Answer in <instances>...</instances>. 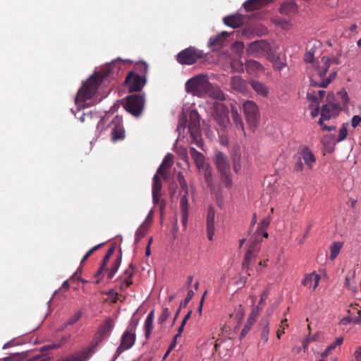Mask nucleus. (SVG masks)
I'll return each mask as SVG.
<instances>
[{"label":"nucleus","mask_w":361,"mask_h":361,"mask_svg":"<svg viewBox=\"0 0 361 361\" xmlns=\"http://www.w3.org/2000/svg\"><path fill=\"white\" fill-rule=\"evenodd\" d=\"M252 88L259 95L267 97L269 92V87L263 82L252 80L250 81Z\"/></svg>","instance_id":"b1692460"},{"label":"nucleus","mask_w":361,"mask_h":361,"mask_svg":"<svg viewBox=\"0 0 361 361\" xmlns=\"http://www.w3.org/2000/svg\"><path fill=\"white\" fill-rule=\"evenodd\" d=\"M272 22L276 25H279V26L281 27L283 29H286V28H287L290 25V21L289 20H286L285 18L279 17V16H276V17L272 19Z\"/></svg>","instance_id":"49530a36"},{"label":"nucleus","mask_w":361,"mask_h":361,"mask_svg":"<svg viewBox=\"0 0 361 361\" xmlns=\"http://www.w3.org/2000/svg\"><path fill=\"white\" fill-rule=\"evenodd\" d=\"M20 357V353H15L12 354L11 356L4 357L3 360L0 359V361H18Z\"/></svg>","instance_id":"338daca9"},{"label":"nucleus","mask_w":361,"mask_h":361,"mask_svg":"<svg viewBox=\"0 0 361 361\" xmlns=\"http://www.w3.org/2000/svg\"><path fill=\"white\" fill-rule=\"evenodd\" d=\"M264 55L266 56L267 59L271 63L275 61L276 59H279V56H280L276 53V49L272 48L270 45L269 46V50L265 51Z\"/></svg>","instance_id":"37998d69"},{"label":"nucleus","mask_w":361,"mask_h":361,"mask_svg":"<svg viewBox=\"0 0 361 361\" xmlns=\"http://www.w3.org/2000/svg\"><path fill=\"white\" fill-rule=\"evenodd\" d=\"M299 157L304 161L308 169H312L316 162V158L313 152L307 147H305L300 152Z\"/></svg>","instance_id":"a211bd4d"},{"label":"nucleus","mask_w":361,"mask_h":361,"mask_svg":"<svg viewBox=\"0 0 361 361\" xmlns=\"http://www.w3.org/2000/svg\"><path fill=\"white\" fill-rule=\"evenodd\" d=\"M116 249V244H113L107 250L104 259H102V262L104 264H106L109 262L110 258L114 255Z\"/></svg>","instance_id":"864d4df0"},{"label":"nucleus","mask_w":361,"mask_h":361,"mask_svg":"<svg viewBox=\"0 0 361 361\" xmlns=\"http://www.w3.org/2000/svg\"><path fill=\"white\" fill-rule=\"evenodd\" d=\"M199 173L203 176L204 180L207 183V187L210 189L211 192H215L216 189L213 180V170L210 164H207L204 169H202L201 171H199Z\"/></svg>","instance_id":"2eb2a0df"},{"label":"nucleus","mask_w":361,"mask_h":361,"mask_svg":"<svg viewBox=\"0 0 361 361\" xmlns=\"http://www.w3.org/2000/svg\"><path fill=\"white\" fill-rule=\"evenodd\" d=\"M295 161L293 166V171L294 172H301L303 170L304 164L302 163V159L300 158V157H296Z\"/></svg>","instance_id":"5fc2aeb1"},{"label":"nucleus","mask_w":361,"mask_h":361,"mask_svg":"<svg viewBox=\"0 0 361 361\" xmlns=\"http://www.w3.org/2000/svg\"><path fill=\"white\" fill-rule=\"evenodd\" d=\"M307 99L312 102L310 106H317L319 104V99H318L316 92L314 90H310L307 92Z\"/></svg>","instance_id":"de8ad7c7"},{"label":"nucleus","mask_w":361,"mask_h":361,"mask_svg":"<svg viewBox=\"0 0 361 361\" xmlns=\"http://www.w3.org/2000/svg\"><path fill=\"white\" fill-rule=\"evenodd\" d=\"M121 266V259L120 257L118 259H115V260L113 262L111 268L108 269L107 273V279L111 280L113 279L116 273L117 272L118 269H119Z\"/></svg>","instance_id":"e433bc0d"},{"label":"nucleus","mask_w":361,"mask_h":361,"mask_svg":"<svg viewBox=\"0 0 361 361\" xmlns=\"http://www.w3.org/2000/svg\"><path fill=\"white\" fill-rule=\"evenodd\" d=\"M240 160V157L238 155H235V157H233V170L235 173H238L241 169Z\"/></svg>","instance_id":"e2e57ef3"},{"label":"nucleus","mask_w":361,"mask_h":361,"mask_svg":"<svg viewBox=\"0 0 361 361\" xmlns=\"http://www.w3.org/2000/svg\"><path fill=\"white\" fill-rule=\"evenodd\" d=\"M180 212H188V200L187 196L188 194L185 193H180Z\"/></svg>","instance_id":"8fccbe9b"},{"label":"nucleus","mask_w":361,"mask_h":361,"mask_svg":"<svg viewBox=\"0 0 361 361\" xmlns=\"http://www.w3.org/2000/svg\"><path fill=\"white\" fill-rule=\"evenodd\" d=\"M92 353L91 348H85L69 355V361H87Z\"/></svg>","instance_id":"4be33fe9"},{"label":"nucleus","mask_w":361,"mask_h":361,"mask_svg":"<svg viewBox=\"0 0 361 361\" xmlns=\"http://www.w3.org/2000/svg\"><path fill=\"white\" fill-rule=\"evenodd\" d=\"M260 326H262V331L260 334L261 341L264 344L267 343L269 340V321L265 319H262L260 322Z\"/></svg>","instance_id":"2f4dec72"},{"label":"nucleus","mask_w":361,"mask_h":361,"mask_svg":"<svg viewBox=\"0 0 361 361\" xmlns=\"http://www.w3.org/2000/svg\"><path fill=\"white\" fill-rule=\"evenodd\" d=\"M228 32L223 31L217 35L210 37L208 42V47L213 51L220 49L223 45L224 39L228 37Z\"/></svg>","instance_id":"dca6fc26"},{"label":"nucleus","mask_w":361,"mask_h":361,"mask_svg":"<svg viewBox=\"0 0 361 361\" xmlns=\"http://www.w3.org/2000/svg\"><path fill=\"white\" fill-rule=\"evenodd\" d=\"M348 135V129L346 127V124H343L342 127L339 130L338 136L336 140L337 142H340L344 140Z\"/></svg>","instance_id":"603ef678"},{"label":"nucleus","mask_w":361,"mask_h":361,"mask_svg":"<svg viewBox=\"0 0 361 361\" xmlns=\"http://www.w3.org/2000/svg\"><path fill=\"white\" fill-rule=\"evenodd\" d=\"M109 127L111 129V139L114 142L124 139L125 130L121 116H116L109 124Z\"/></svg>","instance_id":"1a4fd4ad"},{"label":"nucleus","mask_w":361,"mask_h":361,"mask_svg":"<svg viewBox=\"0 0 361 361\" xmlns=\"http://www.w3.org/2000/svg\"><path fill=\"white\" fill-rule=\"evenodd\" d=\"M104 243H99L98 245H96L94 246H93L91 249H90L87 252L86 254L84 255V257H82L81 262H80V264H83L90 256L91 255L95 252L96 250H97L98 249H99L101 247H102L104 245Z\"/></svg>","instance_id":"3c124183"},{"label":"nucleus","mask_w":361,"mask_h":361,"mask_svg":"<svg viewBox=\"0 0 361 361\" xmlns=\"http://www.w3.org/2000/svg\"><path fill=\"white\" fill-rule=\"evenodd\" d=\"M145 97L140 94H131L124 99L123 107L133 116L138 117L145 106Z\"/></svg>","instance_id":"39448f33"},{"label":"nucleus","mask_w":361,"mask_h":361,"mask_svg":"<svg viewBox=\"0 0 361 361\" xmlns=\"http://www.w3.org/2000/svg\"><path fill=\"white\" fill-rule=\"evenodd\" d=\"M271 218L266 216L260 221L257 230L256 231L257 235H262L264 238H268V233L266 231L269 226Z\"/></svg>","instance_id":"7c9ffc66"},{"label":"nucleus","mask_w":361,"mask_h":361,"mask_svg":"<svg viewBox=\"0 0 361 361\" xmlns=\"http://www.w3.org/2000/svg\"><path fill=\"white\" fill-rule=\"evenodd\" d=\"M228 113V109L225 104L217 103L214 106L212 116L220 126L226 128L229 123Z\"/></svg>","instance_id":"6e6552de"},{"label":"nucleus","mask_w":361,"mask_h":361,"mask_svg":"<svg viewBox=\"0 0 361 361\" xmlns=\"http://www.w3.org/2000/svg\"><path fill=\"white\" fill-rule=\"evenodd\" d=\"M243 111L247 123L253 127L257 126L259 121V110L257 104L250 100H247L243 104Z\"/></svg>","instance_id":"0eeeda50"},{"label":"nucleus","mask_w":361,"mask_h":361,"mask_svg":"<svg viewBox=\"0 0 361 361\" xmlns=\"http://www.w3.org/2000/svg\"><path fill=\"white\" fill-rule=\"evenodd\" d=\"M226 25L233 28H238L243 24V16L239 13H235L227 16L223 19Z\"/></svg>","instance_id":"aec40b11"},{"label":"nucleus","mask_w":361,"mask_h":361,"mask_svg":"<svg viewBox=\"0 0 361 361\" xmlns=\"http://www.w3.org/2000/svg\"><path fill=\"white\" fill-rule=\"evenodd\" d=\"M123 65V62L118 59L101 71L92 74L78 90L75 104L94 105L100 102L111 91L108 88L100 93V88L106 87L111 80L116 79Z\"/></svg>","instance_id":"f257e3e1"},{"label":"nucleus","mask_w":361,"mask_h":361,"mask_svg":"<svg viewBox=\"0 0 361 361\" xmlns=\"http://www.w3.org/2000/svg\"><path fill=\"white\" fill-rule=\"evenodd\" d=\"M148 230V226L145 225V222H143L135 232V243L137 244L141 238H142Z\"/></svg>","instance_id":"58836bf2"},{"label":"nucleus","mask_w":361,"mask_h":361,"mask_svg":"<svg viewBox=\"0 0 361 361\" xmlns=\"http://www.w3.org/2000/svg\"><path fill=\"white\" fill-rule=\"evenodd\" d=\"M135 269V266L131 263L129 264L128 269L123 272V278L124 279V281H126V286H130L133 283L131 278L134 275Z\"/></svg>","instance_id":"f704fd0d"},{"label":"nucleus","mask_w":361,"mask_h":361,"mask_svg":"<svg viewBox=\"0 0 361 361\" xmlns=\"http://www.w3.org/2000/svg\"><path fill=\"white\" fill-rule=\"evenodd\" d=\"M190 120L188 123V130H200V123L199 114L197 111H192L190 112L189 116Z\"/></svg>","instance_id":"c756f323"},{"label":"nucleus","mask_w":361,"mask_h":361,"mask_svg":"<svg viewBox=\"0 0 361 361\" xmlns=\"http://www.w3.org/2000/svg\"><path fill=\"white\" fill-rule=\"evenodd\" d=\"M154 319V310H152L147 316V318L145 322L144 329H145V336L146 339H149L150 338V335L152 332L154 326L153 322Z\"/></svg>","instance_id":"a878e982"},{"label":"nucleus","mask_w":361,"mask_h":361,"mask_svg":"<svg viewBox=\"0 0 361 361\" xmlns=\"http://www.w3.org/2000/svg\"><path fill=\"white\" fill-rule=\"evenodd\" d=\"M255 259V254L254 252H252V248L250 250H247L244 261L243 262V269H249V267L252 264V261Z\"/></svg>","instance_id":"79ce46f5"},{"label":"nucleus","mask_w":361,"mask_h":361,"mask_svg":"<svg viewBox=\"0 0 361 361\" xmlns=\"http://www.w3.org/2000/svg\"><path fill=\"white\" fill-rule=\"evenodd\" d=\"M105 271L108 273V269L106 268V264H104V263L101 262L99 269L94 274V277L97 279V280L95 281V283L97 284H98L101 281V280L103 279L104 273Z\"/></svg>","instance_id":"c03bdc74"},{"label":"nucleus","mask_w":361,"mask_h":361,"mask_svg":"<svg viewBox=\"0 0 361 361\" xmlns=\"http://www.w3.org/2000/svg\"><path fill=\"white\" fill-rule=\"evenodd\" d=\"M170 315V312L169 308L164 307L162 310L161 314L159 315L158 318V323L159 324H163L167 319L169 318Z\"/></svg>","instance_id":"6e6d98bb"},{"label":"nucleus","mask_w":361,"mask_h":361,"mask_svg":"<svg viewBox=\"0 0 361 361\" xmlns=\"http://www.w3.org/2000/svg\"><path fill=\"white\" fill-rule=\"evenodd\" d=\"M336 73L333 72V73H330V75H329L328 78L324 79L322 80V85L323 86V88L326 87L330 84V82L336 78Z\"/></svg>","instance_id":"69168bd1"},{"label":"nucleus","mask_w":361,"mask_h":361,"mask_svg":"<svg viewBox=\"0 0 361 361\" xmlns=\"http://www.w3.org/2000/svg\"><path fill=\"white\" fill-rule=\"evenodd\" d=\"M186 126H187V116L185 114H183L179 117L177 130L180 131L181 129L185 130Z\"/></svg>","instance_id":"4d7b16f0"},{"label":"nucleus","mask_w":361,"mask_h":361,"mask_svg":"<svg viewBox=\"0 0 361 361\" xmlns=\"http://www.w3.org/2000/svg\"><path fill=\"white\" fill-rule=\"evenodd\" d=\"M194 291L192 290H189L188 291L186 298L184 299L183 302H181L180 307H186L190 300L194 296Z\"/></svg>","instance_id":"052dcab7"},{"label":"nucleus","mask_w":361,"mask_h":361,"mask_svg":"<svg viewBox=\"0 0 361 361\" xmlns=\"http://www.w3.org/2000/svg\"><path fill=\"white\" fill-rule=\"evenodd\" d=\"M49 360H50L49 357H46L42 355H38L37 356H35V357L29 359L27 361H49Z\"/></svg>","instance_id":"774afa93"},{"label":"nucleus","mask_w":361,"mask_h":361,"mask_svg":"<svg viewBox=\"0 0 361 361\" xmlns=\"http://www.w3.org/2000/svg\"><path fill=\"white\" fill-rule=\"evenodd\" d=\"M245 68L249 74H257L259 73H262L264 71V68L262 64L253 59H249L245 61Z\"/></svg>","instance_id":"412c9836"},{"label":"nucleus","mask_w":361,"mask_h":361,"mask_svg":"<svg viewBox=\"0 0 361 361\" xmlns=\"http://www.w3.org/2000/svg\"><path fill=\"white\" fill-rule=\"evenodd\" d=\"M192 139V142L195 143L198 147L203 149L204 142L202 137L201 131L191 130L189 131Z\"/></svg>","instance_id":"72a5a7b5"},{"label":"nucleus","mask_w":361,"mask_h":361,"mask_svg":"<svg viewBox=\"0 0 361 361\" xmlns=\"http://www.w3.org/2000/svg\"><path fill=\"white\" fill-rule=\"evenodd\" d=\"M207 97L216 99L220 101L226 99V95L221 88L216 85L209 82V87L207 90Z\"/></svg>","instance_id":"5701e85b"},{"label":"nucleus","mask_w":361,"mask_h":361,"mask_svg":"<svg viewBox=\"0 0 361 361\" xmlns=\"http://www.w3.org/2000/svg\"><path fill=\"white\" fill-rule=\"evenodd\" d=\"M279 11L282 15L292 16L298 13V5L293 0H287L281 4Z\"/></svg>","instance_id":"ddd939ff"},{"label":"nucleus","mask_w":361,"mask_h":361,"mask_svg":"<svg viewBox=\"0 0 361 361\" xmlns=\"http://www.w3.org/2000/svg\"><path fill=\"white\" fill-rule=\"evenodd\" d=\"M269 44L265 40H257L250 44L248 52L255 56L264 54L265 51L269 50Z\"/></svg>","instance_id":"f8f14e48"},{"label":"nucleus","mask_w":361,"mask_h":361,"mask_svg":"<svg viewBox=\"0 0 361 361\" xmlns=\"http://www.w3.org/2000/svg\"><path fill=\"white\" fill-rule=\"evenodd\" d=\"M271 1L272 0H247L243 3V6L246 11L252 12L261 9Z\"/></svg>","instance_id":"f3484780"},{"label":"nucleus","mask_w":361,"mask_h":361,"mask_svg":"<svg viewBox=\"0 0 361 361\" xmlns=\"http://www.w3.org/2000/svg\"><path fill=\"white\" fill-rule=\"evenodd\" d=\"M76 110L72 109L71 111L74 114L75 117L80 120L82 123L85 122L86 117L90 118L91 119L98 120V112L93 111L92 110H86L85 107L89 106L90 105H82L81 103L76 104Z\"/></svg>","instance_id":"9d476101"},{"label":"nucleus","mask_w":361,"mask_h":361,"mask_svg":"<svg viewBox=\"0 0 361 361\" xmlns=\"http://www.w3.org/2000/svg\"><path fill=\"white\" fill-rule=\"evenodd\" d=\"M135 70L137 71V74L140 75H145L146 77L148 71V66L145 62H140L135 64Z\"/></svg>","instance_id":"a18cd8bd"},{"label":"nucleus","mask_w":361,"mask_h":361,"mask_svg":"<svg viewBox=\"0 0 361 361\" xmlns=\"http://www.w3.org/2000/svg\"><path fill=\"white\" fill-rule=\"evenodd\" d=\"M190 153L198 171H201L202 169H204L207 163L205 162V157L204 154L198 152L193 147H190Z\"/></svg>","instance_id":"6ab92c4d"},{"label":"nucleus","mask_w":361,"mask_h":361,"mask_svg":"<svg viewBox=\"0 0 361 361\" xmlns=\"http://www.w3.org/2000/svg\"><path fill=\"white\" fill-rule=\"evenodd\" d=\"M114 326V322L111 318H107L100 327L101 334L103 336H109Z\"/></svg>","instance_id":"473e14b6"},{"label":"nucleus","mask_w":361,"mask_h":361,"mask_svg":"<svg viewBox=\"0 0 361 361\" xmlns=\"http://www.w3.org/2000/svg\"><path fill=\"white\" fill-rule=\"evenodd\" d=\"M221 174V180L222 183L225 185L226 188H231L233 185V180L231 178V172L228 171H222L220 173Z\"/></svg>","instance_id":"4c0bfd02"},{"label":"nucleus","mask_w":361,"mask_h":361,"mask_svg":"<svg viewBox=\"0 0 361 361\" xmlns=\"http://www.w3.org/2000/svg\"><path fill=\"white\" fill-rule=\"evenodd\" d=\"M342 247V243L341 242H334L330 246V258L334 260L338 255L340 250Z\"/></svg>","instance_id":"ea45409f"},{"label":"nucleus","mask_w":361,"mask_h":361,"mask_svg":"<svg viewBox=\"0 0 361 361\" xmlns=\"http://www.w3.org/2000/svg\"><path fill=\"white\" fill-rule=\"evenodd\" d=\"M214 161L219 173L231 171L229 161L224 153L216 152L214 156Z\"/></svg>","instance_id":"4468645a"},{"label":"nucleus","mask_w":361,"mask_h":361,"mask_svg":"<svg viewBox=\"0 0 361 361\" xmlns=\"http://www.w3.org/2000/svg\"><path fill=\"white\" fill-rule=\"evenodd\" d=\"M173 164V155L171 153L167 154L164 158L161 165L159 166L156 174L153 177L152 185V201L154 204H157L159 200L160 192L161 190V181L159 177V174H163V167H171Z\"/></svg>","instance_id":"7ed1b4c3"},{"label":"nucleus","mask_w":361,"mask_h":361,"mask_svg":"<svg viewBox=\"0 0 361 361\" xmlns=\"http://www.w3.org/2000/svg\"><path fill=\"white\" fill-rule=\"evenodd\" d=\"M215 213L213 208H209L207 215V227H215Z\"/></svg>","instance_id":"09e8293b"},{"label":"nucleus","mask_w":361,"mask_h":361,"mask_svg":"<svg viewBox=\"0 0 361 361\" xmlns=\"http://www.w3.org/2000/svg\"><path fill=\"white\" fill-rule=\"evenodd\" d=\"M253 314H250L249 316L246 324H245L243 329L241 331V333L240 334V339H243L248 333V331L251 329L252 326L255 322V318L252 316Z\"/></svg>","instance_id":"c9c22d12"},{"label":"nucleus","mask_w":361,"mask_h":361,"mask_svg":"<svg viewBox=\"0 0 361 361\" xmlns=\"http://www.w3.org/2000/svg\"><path fill=\"white\" fill-rule=\"evenodd\" d=\"M61 343H62L60 342V343H51V344H48V345H44L41 348V351L44 353L47 350L59 348L61 346Z\"/></svg>","instance_id":"680f3d73"},{"label":"nucleus","mask_w":361,"mask_h":361,"mask_svg":"<svg viewBox=\"0 0 361 361\" xmlns=\"http://www.w3.org/2000/svg\"><path fill=\"white\" fill-rule=\"evenodd\" d=\"M147 82L145 75H140L134 71H130L126 78L125 84L129 92H140Z\"/></svg>","instance_id":"423d86ee"},{"label":"nucleus","mask_w":361,"mask_h":361,"mask_svg":"<svg viewBox=\"0 0 361 361\" xmlns=\"http://www.w3.org/2000/svg\"><path fill=\"white\" fill-rule=\"evenodd\" d=\"M135 338L136 336L134 333L126 330L121 337V344L130 349L134 345Z\"/></svg>","instance_id":"c85d7f7f"},{"label":"nucleus","mask_w":361,"mask_h":361,"mask_svg":"<svg viewBox=\"0 0 361 361\" xmlns=\"http://www.w3.org/2000/svg\"><path fill=\"white\" fill-rule=\"evenodd\" d=\"M319 280V275L315 273H312L305 277V279L302 281V283L305 286H307L309 288L312 287L313 289L314 290L317 287Z\"/></svg>","instance_id":"bb28decb"},{"label":"nucleus","mask_w":361,"mask_h":361,"mask_svg":"<svg viewBox=\"0 0 361 361\" xmlns=\"http://www.w3.org/2000/svg\"><path fill=\"white\" fill-rule=\"evenodd\" d=\"M88 124L94 125L96 124L97 130H102L104 128V124L105 122V118H102V116L99 114L98 120L91 119L90 118L86 117V121Z\"/></svg>","instance_id":"a19ab883"},{"label":"nucleus","mask_w":361,"mask_h":361,"mask_svg":"<svg viewBox=\"0 0 361 361\" xmlns=\"http://www.w3.org/2000/svg\"><path fill=\"white\" fill-rule=\"evenodd\" d=\"M231 118L235 125L237 129L242 130L245 133L243 121L238 112V108L236 106L231 105Z\"/></svg>","instance_id":"393cba45"},{"label":"nucleus","mask_w":361,"mask_h":361,"mask_svg":"<svg viewBox=\"0 0 361 361\" xmlns=\"http://www.w3.org/2000/svg\"><path fill=\"white\" fill-rule=\"evenodd\" d=\"M337 95L341 97V102L344 106L348 103L349 98L345 90H341L338 92Z\"/></svg>","instance_id":"bf43d9fd"},{"label":"nucleus","mask_w":361,"mask_h":361,"mask_svg":"<svg viewBox=\"0 0 361 361\" xmlns=\"http://www.w3.org/2000/svg\"><path fill=\"white\" fill-rule=\"evenodd\" d=\"M231 83L233 88L238 92H244L247 90L246 81L239 75L232 77Z\"/></svg>","instance_id":"cd10ccee"},{"label":"nucleus","mask_w":361,"mask_h":361,"mask_svg":"<svg viewBox=\"0 0 361 361\" xmlns=\"http://www.w3.org/2000/svg\"><path fill=\"white\" fill-rule=\"evenodd\" d=\"M204 53L195 47H189L180 51L176 56V61L181 65H192L199 59L204 58Z\"/></svg>","instance_id":"20e7f679"},{"label":"nucleus","mask_w":361,"mask_h":361,"mask_svg":"<svg viewBox=\"0 0 361 361\" xmlns=\"http://www.w3.org/2000/svg\"><path fill=\"white\" fill-rule=\"evenodd\" d=\"M273 65V68L276 71H281L283 68H285L287 64L281 61L280 56H279V59H276L275 61L271 62Z\"/></svg>","instance_id":"13d9d810"},{"label":"nucleus","mask_w":361,"mask_h":361,"mask_svg":"<svg viewBox=\"0 0 361 361\" xmlns=\"http://www.w3.org/2000/svg\"><path fill=\"white\" fill-rule=\"evenodd\" d=\"M82 316V311L77 310L75 312L73 315L69 318V325L76 323Z\"/></svg>","instance_id":"0e129e2a"},{"label":"nucleus","mask_w":361,"mask_h":361,"mask_svg":"<svg viewBox=\"0 0 361 361\" xmlns=\"http://www.w3.org/2000/svg\"><path fill=\"white\" fill-rule=\"evenodd\" d=\"M209 81L206 75H198L189 79L185 83V90L188 93L199 97H206Z\"/></svg>","instance_id":"f03ea898"},{"label":"nucleus","mask_w":361,"mask_h":361,"mask_svg":"<svg viewBox=\"0 0 361 361\" xmlns=\"http://www.w3.org/2000/svg\"><path fill=\"white\" fill-rule=\"evenodd\" d=\"M341 111L339 104L329 103L322 106L321 109V116L324 118L325 121L331 118L336 117Z\"/></svg>","instance_id":"9b49d317"}]
</instances>
